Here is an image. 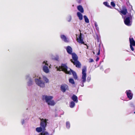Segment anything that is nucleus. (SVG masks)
<instances>
[{"instance_id": "1", "label": "nucleus", "mask_w": 135, "mask_h": 135, "mask_svg": "<svg viewBox=\"0 0 135 135\" xmlns=\"http://www.w3.org/2000/svg\"><path fill=\"white\" fill-rule=\"evenodd\" d=\"M72 55V60L71 59L70 61L75 66L78 68H80L81 67V64L80 62L78 60V57L77 55L75 53H73Z\"/></svg>"}, {"instance_id": "2", "label": "nucleus", "mask_w": 135, "mask_h": 135, "mask_svg": "<svg viewBox=\"0 0 135 135\" xmlns=\"http://www.w3.org/2000/svg\"><path fill=\"white\" fill-rule=\"evenodd\" d=\"M53 98V97L51 96H48L46 95H43L42 96V100H45L46 103L49 105L54 106L55 104V103L53 100H51Z\"/></svg>"}, {"instance_id": "3", "label": "nucleus", "mask_w": 135, "mask_h": 135, "mask_svg": "<svg viewBox=\"0 0 135 135\" xmlns=\"http://www.w3.org/2000/svg\"><path fill=\"white\" fill-rule=\"evenodd\" d=\"M132 15L131 13H129L128 15H126L124 17L123 16L124 23L126 25L130 26L132 24Z\"/></svg>"}, {"instance_id": "4", "label": "nucleus", "mask_w": 135, "mask_h": 135, "mask_svg": "<svg viewBox=\"0 0 135 135\" xmlns=\"http://www.w3.org/2000/svg\"><path fill=\"white\" fill-rule=\"evenodd\" d=\"M86 68L85 66H84L83 68L82 69V76L81 77V80L80 83V86L81 87H83L84 86V83L86 81Z\"/></svg>"}, {"instance_id": "5", "label": "nucleus", "mask_w": 135, "mask_h": 135, "mask_svg": "<svg viewBox=\"0 0 135 135\" xmlns=\"http://www.w3.org/2000/svg\"><path fill=\"white\" fill-rule=\"evenodd\" d=\"M36 84L38 86L42 88L45 87V83L41 79L36 78L35 79Z\"/></svg>"}, {"instance_id": "6", "label": "nucleus", "mask_w": 135, "mask_h": 135, "mask_svg": "<svg viewBox=\"0 0 135 135\" xmlns=\"http://www.w3.org/2000/svg\"><path fill=\"white\" fill-rule=\"evenodd\" d=\"M42 70L44 72L46 73H48L50 71V70L48 66V64L47 61H44L42 62Z\"/></svg>"}, {"instance_id": "7", "label": "nucleus", "mask_w": 135, "mask_h": 135, "mask_svg": "<svg viewBox=\"0 0 135 135\" xmlns=\"http://www.w3.org/2000/svg\"><path fill=\"white\" fill-rule=\"evenodd\" d=\"M26 79L28 80L27 82V84L28 86H30L33 85V81L32 78L30 76L29 74L27 75L26 76Z\"/></svg>"}, {"instance_id": "8", "label": "nucleus", "mask_w": 135, "mask_h": 135, "mask_svg": "<svg viewBox=\"0 0 135 135\" xmlns=\"http://www.w3.org/2000/svg\"><path fill=\"white\" fill-rule=\"evenodd\" d=\"M61 91L63 93L65 92L66 90H68L69 89L68 86L65 84L61 85L60 87Z\"/></svg>"}, {"instance_id": "9", "label": "nucleus", "mask_w": 135, "mask_h": 135, "mask_svg": "<svg viewBox=\"0 0 135 135\" xmlns=\"http://www.w3.org/2000/svg\"><path fill=\"white\" fill-rule=\"evenodd\" d=\"M47 120H48L45 119L44 120L41 121L40 123V127L45 131L46 130V127L47 125Z\"/></svg>"}, {"instance_id": "10", "label": "nucleus", "mask_w": 135, "mask_h": 135, "mask_svg": "<svg viewBox=\"0 0 135 135\" xmlns=\"http://www.w3.org/2000/svg\"><path fill=\"white\" fill-rule=\"evenodd\" d=\"M83 35L82 33H80L77 38V42L79 44H84V42L83 41V38L82 37Z\"/></svg>"}, {"instance_id": "11", "label": "nucleus", "mask_w": 135, "mask_h": 135, "mask_svg": "<svg viewBox=\"0 0 135 135\" xmlns=\"http://www.w3.org/2000/svg\"><path fill=\"white\" fill-rule=\"evenodd\" d=\"M126 93L127 97L129 99H131L133 98V94L132 93L131 90H127L126 91Z\"/></svg>"}, {"instance_id": "12", "label": "nucleus", "mask_w": 135, "mask_h": 135, "mask_svg": "<svg viewBox=\"0 0 135 135\" xmlns=\"http://www.w3.org/2000/svg\"><path fill=\"white\" fill-rule=\"evenodd\" d=\"M66 49L67 52L69 54L71 55L73 53L72 49L70 46H68L66 47Z\"/></svg>"}, {"instance_id": "13", "label": "nucleus", "mask_w": 135, "mask_h": 135, "mask_svg": "<svg viewBox=\"0 0 135 135\" xmlns=\"http://www.w3.org/2000/svg\"><path fill=\"white\" fill-rule=\"evenodd\" d=\"M120 14H122L124 15H125L127 13H128L127 8L125 7H123L122 10L120 11Z\"/></svg>"}, {"instance_id": "14", "label": "nucleus", "mask_w": 135, "mask_h": 135, "mask_svg": "<svg viewBox=\"0 0 135 135\" xmlns=\"http://www.w3.org/2000/svg\"><path fill=\"white\" fill-rule=\"evenodd\" d=\"M71 98L73 101L75 103H77L78 102V97L75 95L73 94L71 97Z\"/></svg>"}, {"instance_id": "15", "label": "nucleus", "mask_w": 135, "mask_h": 135, "mask_svg": "<svg viewBox=\"0 0 135 135\" xmlns=\"http://www.w3.org/2000/svg\"><path fill=\"white\" fill-rule=\"evenodd\" d=\"M77 8L79 11V12L82 13L84 12V11L83 8L81 5H79L77 7Z\"/></svg>"}, {"instance_id": "16", "label": "nucleus", "mask_w": 135, "mask_h": 135, "mask_svg": "<svg viewBox=\"0 0 135 135\" xmlns=\"http://www.w3.org/2000/svg\"><path fill=\"white\" fill-rule=\"evenodd\" d=\"M82 13L80 12H77L76 13V15L80 20H82L83 18V16Z\"/></svg>"}, {"instance_id": "17", "label": "nucleus", "mask_w": 135, "mask_h": 135, "mask_svg": "<svg viewBox=\"0 0 135 135\" xmlns=\"http://www.w3.org/2000/svg\"><path fill=\"white\" fill-rule=\"evenodd\" d=\"M129 41L130 45H133V46H135V41L133 37L129 38Z\"/></svg>"}, {"instance_id": "18", "label": "nucleus", "mask_w": 135, "mask_h": 135, "mask_svg": "<svg viewBox=\"0 0 135 135\" xmlns=\"http://www.w3.org/2000/svg\"><path fill=\"white\" fill-rule=\"evenodd\" d=\"M36 130L38 133H40L41 132L42 133L45 130L41 127H37L36 128Z\"/></svg>"}, {"instance_id": "19", "label": "nucleus", "mask_w": 135, "mask_h": 135, "mask_svg": "<svg viewBox=\"0 0 135 135\" xmlns=\"http://www.w3.org/2000/svg\"><path fill=\"white\" fill-rule=\"evenodd\" d=\"M60 37L65 42H68L67 38L65 35H61Z\"/></svg>"}, {"instance_id": "20", "label": "nucleus", "mask_w": 135, "mask_h": 135, "mask_svg": "<svg viewBox=\"0 0 135 135\" xmlns=\"http://www.w3.org/2000/svg\"><path fill=\"white\" fill-rule=\"evenodd\" d=\"M73 72L72 75L73 76L75 80H77L78 79V76L76 72L74 71H72Z\"/></svg>"}, {"instance_id": "21", "label": "nucleus", "mask_w": 135, "mask_h": 135, "mask_svg": "<svg viewBox=\"0 0 135 135\" xmlns=\"http://www.w3.org/2000/svg\"><path fill=\"white\" fill-rule=\"evenodd\" d=\"M75 105V102L73 101H71L69 104V106L70 108H74Z\"/></svg>"}, {"instance_id": "22", "label": "nucleus", "mask_w": 135, "mask_h": 135, "mask_svg": "<svg viewBox=\"0 0 135 135\" xmlns=\"http://www.w3.org/2000/svg\"><path fill=\"white\" fill-rule=\"evenodd\" d=\"M83 17L85 23H88L89 22V20L87 17L85 15L83 16Z\"/></svg>"}, {"instance_id": "23", "label": "nucleus", "mask_w": 135, "mask_h": 135, "mask_svg": "<svg viewBox=\"0 0 135 135\" xmlns=\"http://www.w3.org/2000/svg\"><path fill=\"white\" fill-rule=\"evenodd\" d=\"M69 83H71L72 85L74 84H75L74 80L72 78H70L69 79Z\"/></svg>"}, {"instance_id": "24", "label": "nucleus", "mask_w": 135, "mask_h": 135, "mask_svg": "<svg viewBox=\"0 0 135 135\" xmlns=\"http://www.w3.org/2000/svg\"><path fill=\"white\" fill-rule=\"evenodd\" d=\"M94 26L95 27L96 30L98 32H99V28L98 27V25L97 24V22H96L95 21L94 22Z\"/></svg>"}, {"instance_id": "25", "label": "nucleus", "mask_w": 135, "mask_h": 135, "mask_svg": "<svg viewBox=\"0 0 135 135\" xmlns=\"http://www.w3.org/2000/svg\"><path fill=\"white\" fill-rule=\"evenodd\" d=\"M103 4L105 5L106 6L109 8H112V7L108 4V3L107 2L105 1L103 3Z\"/></svg>"}, {"instance_id": "26", "label": "nucleus", "mask_w": 135, "mask_h": 135, "mask_svg": "<svg viewBox=\"0 0 135 135\" xmlns=\"http://www.w3.org/2000/svg\"><path fill=\"white\" fill-rule=\"evenodd\" d=\"M61 65L65 69H66V71L68 70V69H69V68L68 67V66H67V63L66 64H63L62 63L61 64Z\"/></svg>"}, {"instance_id": "27", "label": "nucleus", "mask_w": 135, "mask_h": 135, "mask_svg": "<svg viewBox=\"0 0 135 135\" xmlns=\"http://www.w3.org/2000/svg\"><path fill=\"white\" fill-rule=\"evenodd\" d=\"M66 128L69 129L70 127V124L69 121H67L66 123Z\"/></svg>"}, {"instance_id": "28", "label": "nucleus", "mask_w": 135, "mask_h": 135, "mask_svg": "<svg viewBox=\"0 0 135 135\" xmlns=\"http://www.w3.org/2000/svg\"><path fill=\"white\" fill-rule=\"evenodd\" d=\"M43 80L46 83H47L49 82V80L45 76H43Z\"/></svg>"}, {"instance_id": "29", "label": "nucleus", "mask_w": 135, "mask_h": 135, "mask_svg": "<svg viewBox=\"0 0 135 135\" xmlns=\"http://www.w3.org/2000/svg\"><path fill=\"white\" fill-rule=\"evenodd\" d=\"M40 135H49V134L48 132L44 131Z\"/></svg>"}, {"instance_id": "30", "label": "nucleus", "mask_w": 135, "mask_h": 135, "mask_svg": "<svg viewBox=\"0 0 135 135\" xmlns=\"http://www.w3.org/2000/svg\"><path fill=\"white\" fill-rule=\"evenodd\" d=\"M130 106L131 107L133 108V109L134 110H135V107L132 103H130Z\"/></svg>"}, {"instance_id": "31", "label": "nucleus", "mask_w": 135, "mask_h": 135, "mask_svg": "<svg viewBox=\"0 0 135 135\" xmlns=\"http://www.w3.org/2000/svg\"><path fill=\"white\" fill-rule=\"evenodd\" d=\"M52 58L53 60L57 61H58L59 57L58 55H56V57H55L54 58Z\"/></svg>"}, {"instance_id": "32", "label": "nucleus", "mask_w": 135, "mask_h": 135, "mask_svg": "<svg viewBox=\"0 0 135 135\" xmlns=\"http://www.w3.org/2000/svg\"><path fill=\"white\" fill-rule=\"evenodd\" d=\"M71 17L70 15H69L68 16V19L67 21L68 22H70L71 20Z\"/></svg>"}, {"instance_id": "33", "label": "nucleus", "mask_w": 135, "mask_h": 135, "mask_svg": "<svg viewBox=\"0 0 135 135\" xmlns=\"http://www.w3.org/2000/svg\"><path fill=\"white\" fill-rule=\"evenodd\" d=\"M56 68L57 69V71H64L63 70H62L61 68V66H60L59 68L57 66L56 67Z\"/></svg>"}, {"instance_id": "34", "label": "nucleus", "mask_w": 135, "mask_h": 135, "mask_svg": "<svg viewBox=\"0 0 135 135\" xmlns=\"http://www.w3.org/2000/svg\"><path fill=\"white\" fill-rule=\"evenodd\" d=\"M69 69L70 70L68 71V74L70 75L71 74V73H73V72L72 71L73 70L70 68H69Z\"/></svg>"}, {"instance_id": "35", "label": "nucleus", "mask_w": 135, "mask_h": 135, "mask_svg": "<svg viewBox=\"0 0 135 135\" xmlns=\"http://www.w3.org/2000/svg\"><path fill=\"white\" fill-rule=\"evenodd\" d=\"M100 44L99 46L98 51V52H97V55H99L100 54Z\"/></svg>"}, {"instance_id": "36", "label": "nucleus", "mask_w": 135, "mask_h": 135, "mask_svg": "<svg viewBox=\"0 0 135 135\" xmlns=\"http://www.w3.org/2000/svg\"><path fill=\"white\" fill-rule=\"evenodd\" d=\"M110 5L113 7H114L115 6V4L113 1H112L111 2Z\"/></svg>"}, {"instance_id": "37", "label": "nucleus", "mask_w": 135, "mask_h": 135, "mask_svg": "<svg viewBox=\"0 0 135 135\" xmlns=\"http://www.w3.org/2000/svg\"><path fill=\"white\" fill-rule=\"evenodd\" d=\"M91 79V76H88L87 78V81L89 82Z\"/></svg>"}, {"instance_id": "38", "label": "nucleus", "mask_w": 135, "mask_h": 135, "mask_svg": "<svg viewBox=\"0 0 135 135\" xmlns=\"http://www.w3.org/2000/svg\"><path fill=\"white\" fill-rule=\"evenodd\" d=\"M82 0H76L77 2L79 4L81 3Z\"/></svg>"}, {"instance_id": "39", "label": "nucleus", "mask_w": 135, "mask_h": 135, "mask_svg": "<svg viewBox=\"0 0 135 135\" xmlns=\"http://www.w3.org/2000/svg\"><path fill=\"white\" fill-rule=\"evenodd\" d=\"M133 46H134L133 45H130V49L132 51H134V48Z\"/></svg>"}, {"instance_id": "40", "label": "nucleus", "mask_w": 135, "mask_h": 135, "mask_svg": "<svg viewBox=\"0 0 135 135\" xmlns=\"http://www.w3.org/2000/svg\"><path fill=\"white\" fill-rule=\"evenodd\" d=\"M94 61V60L92 59H89V62H92Z\"/></svg>"}, {"instance_id": "41", "label": "nucleus", "mask_w": 135, "mask_h": 135, "mask_svg": "<svg viewBox=\"0 0 135 135\" xmlns=\"http://www.w3.org/2000/svg\"><path fill=\"white\" fill-rule=\"evenodd\" d=\"M97 41L98 42H99V38L98 37V35H97Z\"/></svg>"}, {"instance_id": "42", "label": "nucleus", "mask_w": 135, "mask_h": 135, "mask_svg": "<svg viewBox=\"0 0 135 135\" xmlns=\"http://www.w3.org/2000/svg\"><path fill=\"white\" fill-rule=\"evenodd\" d=\"M109 71V69H108L105 70L104 71V72L105 73H107Z\"/></svg>"}, {"instance_id": "43", "label": "nucleus", "mask_w": 135, "mask_h": 135, "mask_svg": "<svg viewBox=\"0 0 135 135\" xmlns=\"http://www.w3.org/2000/svg\"><path fill=\"white\" fill-rule=\"evenodd\" d=\"M99 57H98V56H97V58L95 60L96 61V62L98 61H99Z\"/></svg>"}, {"instance_id": "44", "label": "nucleus", "mask_w": 135, "mask_h": 135, "mask_svg": "<svg viewBox=\"0 0 135 135\" xmlns=\"http://www.w3.org/2000/svg\"><path fill=\"white\" fill-rule=\"evenodd\" d=\"M130 6H131V8H129V10L130 11H131V10H133V9L132 8V6L131 5H130Z\"/></svg>"}, {"instance_id": "45", "label": "nucleus", "mask_w": 135, "mask_h": 135, "mask_svg": "<svg viewBox=\"0 0 135 135\" xmlns=\"http://www.w3.org/2000/svg\"><path fill=\"white\" fill-rule=\"evenodd\" d=\"M25 122H24V120L23 119L21 121V123L22 125Z\"/></svg>"}, {"instance_id": "46", "label": "nucleus", "mask_w": 135, "mask_h": 135, "mask_svg": "<svg viewBox=\"0 0 135 135\" xmlns=\"http://www.w3.org/2000/svg\"><path fill=\"white\" fill-rule=\"evenodd\" d=\"M57 116H58V115H57V114L55 113V117H57Z\"/></svg>"}, {"instance_id": "47", "label": "nucleus", "mask_w": 135, "mask_h": 135, "mask_svg": "<svg viewBox=\"0 0 135 135\" xmlns=\"http://www.w3.org/2000/svg\"><path fill=\"white\" fill-rule=\"evenodd\" d=\"M86 46L87 47L86 49H88V48H89V46L88 45L87 46Z\"/></svg>"}, {"instance_id": "48", "label": "nucleus", "mask_w": 135, "mask_h": 135, "mask_svg": "<svg viewBox=\"0 0 135 135\" xmlns=\"http://www.w3.org/2000/svg\"><path fill=\"white\" fill-rule=\"evenodd\" d=\"M84 45H86V46L87 45V44H84H84H83Z\"/></svg>"}, {"instance_id": "49", "label": "nucleus", "mask_w": 135, "mask_h": 135, "mask_svg": "<svg viewBox=\"0 0 135 135\" xmlns=\"http://www.w3.org/2000/svg\"><path fill=\"white\" fill-rule=\"evenodd\" d=\"M103 69V68H102V67H101L100 68V69Z\"/></svg>"}, {"instance_id": "50", "label": "nucleus", "mask_w": 135, "mask_h": 135, "mask_svg": "<svg viewBox=\"0 0 135 135\" xmlns=\"http://www.w3.org/2000/svg\"><path fill=\"white\" fill-rule=\"evenodd\" d=\"M93 54H95V52H93Z\"/></svg>"}, {"instance_id": "51", "label": "nucleus", "mask_w": 135, "mask_h": 135, "mask_svg": "<svg viewBox=\"0 0 135 135\" xmlns=\"http://www.w3.org/2000/svg\"><path fill=\"white\" fill-rule=\"evenodd\" d=\"M134 114H135V112H134Z\"/></svg>"}, {"instance_id": "52", "label": "nucleus", "mask_w": 135, "mask_h": 135, "mask_svg": "<svg viewBox=\"0 0 135 135\" xmlns=\"http://www.w3.org/2000/svg\"><path fill=\"white\" fill-rule=\"evenodd\" d=\"M81 96H82L81 95L80 96V97H81Z\"/></svg>"}, {"instance_id": "53", "label": "nucleus", "mask_w": 135, "mask_h": 135, "mask_svg": "<svg viewBox=\"0 0 135 135\" xmlns=\"http://www.w3.org/2000/svg\"><path fill=\"white\" fill-rule=\"evenodd\" d=\"M127 52H128V50H127Z\"/></svg>"}, {"instance_id": "54", "label": "nucleus", "mask_w": 135, "mask_h": 135, "mask_svg": "<svg viewBox=\"0 0 135 135\" xmlns=\"http://www.w3.org/2000/svg\"><path fill=\"white\" fill-rule=\"evenodd\" d=\"M121 99H122V98H121Z\"/></svg>"}, {"instance_id": "55", "label": "nucleus", "mask_w": 135, "mask_h": 135, "mask_svg": "<svg viewBox=\"0 0 135 135\" xmlns=\"http://www.w3.org/2000/svg\"><path fill=\"white\" fill-rule=\"evenodd\" d=\"M121 99H122V98H121Z\"/></svg>"}]
</instances>
